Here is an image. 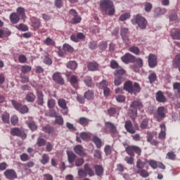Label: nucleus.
Instances as JSON below:
<instances>
[{"label":"nucleus","mask_w":180,"mask_h":180,"mask_svg":"<svg viewBox=\"0 0 180 180\" xmlns=\"http://www.w3.org/2000/svg\"><path fill=\"white\" fill-rule=\"evenodd\" d=\"M125 151L131 157H134V153L138 155L141 154V149L136 146H129L126 148Z\"/></svg>","instance_id":"1a4fd4ad"},{"label":"nucleus","mask_w":180,"mask_h":180,"mask_svg":"<svg viewBox=\"0 0 180 180\" xmlns=\"http://www.w3.org/2000/svg\"><path fill=\"white\" fill-rule=\"evenodd\" d=\"M99 6L101 11L109 16L115 15V5L112 0H101L99 2Z\"/></svg>","instance_id":"f257e3e1"},{"label":"nucleus","mask_w":180,"mask_h":180,"mask_svg":"<svg viewBox=\"0 0 180 180\" xmlns=\"http://www.w3.org/2000/svg\"><path fill=\"white\" fill-rule=\"evenodd\" d=\"M1 118L3 123H6V124H8L9 123V119H11V115L8 112H4L1 115Z\"/></svg>","instance_id":"c85d7f7f"},{"label":"nucleus","mask_w":180,"mask_h":180,"mask_svg":"<svg viewBox=\"0 0 180 180\" xmlns=\"http://www.w3.org/2000/svg\"><path fill=\"white\" fill-rule=\"evenodd\" d=\"M20 77L21 78V82L22 84H27V82H29V77L26 76L25 74L21 73Z\"/></svg>","instance_id":"13d9d810"},{"label":"nucleus","mask_w":180,"mask_h":180,"mask_svg":"<svg viewBox=\"0 0 180 180\" xmlns=\"http://www.w3.org/2000/svg\"><path fill=\"white\" fill-rule=\"evenodd\" d=\"M74 151L77 155H79V157H85L86 154L85 153V151H84V147L81 145H77L74 147Z\"/></svg>","instance_id":"aec40b11"},{"label":"nucleus","mask_w":180,"mask_h":180,"mask_svg":"<svg viewBox=\"0 0 180 180\" xmlns=\"http://www.w3.org/2000/svg\"><path fill=\"white\" fill-rule=\"evenodd\" d=\"M58 105L59 108L63 109L64 112H63V115H68V107L67 106V101L64 98H60L58 100Z\"/></svg>","instance_id":"2eb2a0df"},{"label":"nucleus","mask_w":180,"mask_h":180,"mask_svg":"<svg viewBox=\"0 0 180 180\" xmlns=\"http://www.w3.org/2000/svg\"><path fill=\"white\" fill-rule=\"evenodd\" d=\"M11 136H15L17 137H20L22 140H25L27 137V134L25 132L24 129H22L19 127H14L11 130Z\"/></svg>","instance_id":"6e6552de"},{"label":"nucleus","mask_w":180,"mask_h":180,"mask_svg":"<svg viewBox=\"0 0 180 180\" xmlns=\"http://www.w3.org/2000/svg\"><path fill=\"white\" fill-rule=\"evenodd\" d=\"M121 60L124 64H129V63H134L136 61V56L131 55L130 53H127L121 57Z\"/></svg>","instance_id":"9b49d317"},{"label":"nucleus","mask_w":180,"mask_h":180,"mask_svg":"<svg viewBox=\"0 0 180 180\" xmlns=\"http://www.w3.org/2000/svg\"><path fill=\"white\" fill-rule=\"evenodd\" d=\"M104 152L105 155H110V154H112V147L109 145H106L104 148Z\"/></svg>","instance_id":"0e129e2a"},{"label":"nucleus","mask_w":180,"mask_h":180,"mask_svg":"<svg viewBox=\"0 0 180 180\" xmlns=\"http://www.w3.org/2000/svg\"><path fill=\"white\" fill-rule=\"evenodd\" d=\"M108 81L103 79L98 84V88H100V89H105L108 88Z\"/></svg>","instance_id":"4d7b16f0"},{"label":"nucleus","mask_w":180,"mask_h":180,"mask_svg":"<svg viewBox=\"0 0 180 180\" xmlns=\"http://www.w3.org/2000/svg\"><path fill=\"white\" fill-rule=\"evenodd\" d=\"M21 74H26L27 72H30L32 71V66L29 65H22L21 66Z\"/></svg>","instance_id":"79ce46f5"},{"label":"nucleus","mask_w":180,"mask_h":180,"mask_svg":"<svg viewBox=\"0 0 180 180\" xmlns=\"http://www.w3.org/2000/svg\"><path fill=\"white\" fill-rule=\"evenodd\" d=\"M11 103L13 106L18 110L20 113L25 115L29 113V108L27 105H22V103L16 102L15 100H11Z\"/></svg>","instance_id":"0eeeda50"},{"label":"nucleus","mask_w":180,"mask_h":180,"mask_svg":"<svg viewBox=\"0 0 180 180\" xmlns=\"http://www.w3.org/2000/svg\"><path fill=\"white\" fill-rule=\"evenodd\" d=\"M148 78L149 79L150 84H154L155 81H157V75L155 74V72H151L149 74Z\"/></svg>","instance_id":"ea45409f"},{"label":"nucleus","mask_w":180,"mask_h":180,"mask_svg":"<svg viewBox=\"0 0 180 180\" xmlns=\"http://www.w3.org/2000/svg\"><path fill=\"white\" fill-rule=\"evenodd\" d=\"M20 160L23 162H26V161H29L30 160V157L29 155H27V153H24L20 155Z\"/></svg>","instance_id":"09e8293b"},{"label":"nucleus","mask_w":180,"mask_h":180,"mask_svg":"<svg viewBox=\"0 0 180 180\" xmlns=\"http://www.w3.org/2000/svg\"><path fill=\"white\" fill-rule=\"evenodd\" d=\"M87 67L89 71H97L99 68V65L96 63H90Z\"/></svg>","instance_id":"e433bc0d"},{"label":"nucleus","mask_w":180,"mask_h":180,"mask_svg":"<svg viewBox=\"0 0 180 180\" xmlns=\"http://www.w3.org/2000/svg\"><path fill=\"white\" fill-rule=\"evenodd\" d=\"M55 123L59 126H63L64 124V120L63 119V117L57 116L56 117Z\"/></svg>","instance_id":"6e6d98bb"},{"label":"nucleus","mask_w":180,"mask_h":180,"mask_svg":"<svg viewBox=\"0 0 180 180\" xmlns=\"http://www.w3.org/2000/svg\"><path fill=\"white\" fill-rule=\"evenodd\" d=\"M49 161H50V158L49 157V155L44 153L42 155L41 159L40 160L41 164L43 165H46V164H48Z\"/></svg>","instance_id":"4c0bfd02"},{"label":"nucleus","mask_w":180,"mask_h":180,"mask_svg":"<svg viewBox=\"0 0 180 180\" xmlns=\"http://www.w3.org/2000/svg\"><path fill=\"white\" fill-rule=\"evenodd\" d=\"M84 169L86 172V174L89 176H95V172L92 170L89 164L86 163L84 165Z\"/></svg>","instance_id":"393cba45"},{"label":"nucleus","mask_w":180,"mask_h":180,"mask_svg":"<svg viewBox=\"0 0 180 180\" xmlns=\"http://www.w3.org/2000/svg\"><path fill=\"white\" fill-rule=\"evenodd\" d=\"M84 39H85V35L82 32H78L76 35L72 34L70 36L72 41H75V43H78L79 40H84Z\"/></svg>","instance_id":"6ab92c4d"},{"label":"nucleus","mask_w":180,"mask_h":180,"mask_svg":"<svg viewBox=\"0 0 180 180\" xmlns=\"http://www.w3.org/2000/svg\"><path fill=\"white\" fill-rule=\"evenodd\" d=\"M81 20H82V18H81V16L77 14L72 18V25H77L78 23H81Z\"/></svg>","instance_id":"de8ad7c7"},{"label":"nucleus","mask_w":180,"mask_h":180,"mask_svg":"<svg viewBox=\"0 0 180 180\" xmlns=\"http://www.w3.org/2000/svg\"><path fill=\"white\" fill-rule=\"evenodd\" d=\"M156 101L160 103H164L167 102V98H165V96H164V93H162V91H158L156 93Z\"/></svg>","instance_id":"4be33fe9"},{"label":"nucleus","mask_w":180,"mask_h":180,"mask_svg":"<svg viewBox=\"0 0 180 180\" xmlns=\"http://www.w3.org/2000/svg\"><path fill=\"white\" fill-rule=\"evenodd\" d=\"M136 174H139L142 178H148V176L150 175L148 172H147L146 169L138 170Z\"/></svg>","instance_id":"49530a36"},{"label":"nucleus","mask_w":180,"mask_h":180,"mask_svg":"<svg viewBox=\"0 0 180 180\" xmlns=\"http://www.w3.org/2000/svg\"><path fill=\"white\" fill-rule=\"evenodd\" d=\"M11 123L13 126H16L19 123V117L16 115H13L11 118Z\"/></svg>","instance_id":"5fc2aeb1"},{"label":"nucleus","mask_w":180,"mask_h":180,"mask_svg":"<svg viewBox=\"0 0 180 180\" xmlns=\"http://www.w3.org/2000/svg\"><path fill=\"white\" fill-rule=\"evenodd\" d=\"M144 106L143 105V103L139 100H134L130 105V108L129 110V115L132 119L134 120L137 117V109H143Z\"/></svg>","instance_id":"7ed1b4c3"},{"label":"nucleus","mask_w":180,"mask_h":180,"mask_svg":"<svg viewBox=\"0 0 180 180\" xmlns=\"http://www.w3.org/2000/svg\"><path fill=\"white\" fill-rule=\"evenodd\" d=\"M67 67L70 70H76L77 67H78V65L75 61H70L67 63Z\"/></svg>","instance_id":"c03bdc74"},{"label":"nucleus","mask_w":180,"mask_h":180,"mask_svg":"<svg viewBox=\"0 0 180 180\" xmlns=\"http://www.w3.org/2000/svg\"><path fill=\"white\" fill-rule=\"evenodd\" d=\"M110 67L111 68H112V70H115V71H117L119 68H123L121 66H119V63H117V62H116L115 60H111Z\"/></svg>","instance_id":"3c124183"},{"label":"nucleus","mask_w":180,"mask_h":180,"mask_svg":"<svg viewBox=\"0 0 180 180\" xmlns=\"http://www.w3.org/2000/svg\"><path fill=\"white\" fill-rule=\"evenodd\" d=\"M124 127L127 133H129L130 134H134L136 133V131L139 130V126L137 125V127L134 128L133 127V123L130 120H127L125 122Z\"/></svg>","instance_id":"9d476101"},{"label":"nucleus","mask_w":180,"mask_h":180,"mask_svg":"<svg viewBox=\"0 0 180 180\" xmlns=\"http://www.w3.org/2000/svg\"><path fill=\"white\" fill-rule=\"evenodd\" d=\"M47 106L49 109H53L56 106V101L54 99L48 100Z\"/></svg>","instance_id":"bf43d9fd"},{"label":"nucleus","mask_w":180,"mask_h":180,"mask_svg":"<svg viewBox=\"0 0 180 180\" xmlns=\"http://www.w3.org/2000/svg\"><path fill=\"white\" fill-rule=\"evenodd\" d=\"M132 25L137 26L142 30H144L147 27L148 22L146 18H144L141 14H137L133 16V18L131 20Z\"/></svg>","instance_id":"39448f33"},{"label":"nucleus","mask_w":180,"mask_h":180,"mask_svg":"<svg viewBox=\"0 0 180 180\" xmlns=\"http://www.w3.org/2000/svg\"><path fill=\"white\" fill-rule=\"evenodd\" d=\"M52 78L53 81L59 85H64V79H63L60 72L53 73Z\"/></svg>","instance_id":"a211bd4d"},{"label":"nucleus","mask_w":180,"mask_h":180,"mask_svg":"<svg viewBox=\"0 0 180 180\" xmlns=\"http://www.w3.org/2000/svg\"><path fill=\"white\" fill-rule=\"evenodd\" d=\"M108 113L110 117H112L115 116V115H119V111H117V109L111 107L108 110Z\"/></svg>","instance_id":"a19ab883"},{"label":"nucleus","mask_w":180,"mask_h":180,"mask_svg":"<svg viewBox=\"0 0 180 180\" xmlns=\"http://www.w3.org/2000/svg\"><path fill=\"white\" fill-rule=\"evenodd\" d=\"M174 65H176L175 68H178L180 66V54L176 56L174 59Z\"/></svg>","instance_id":"338daca9"},{"label":"nucleus","mask_w":180,"mask_h":180,"mask_svg":"<svg viewBox=\"0 0 180 180\" xmlns=\"http://www.w3.org/2000/svg\"><path fill=\"white\" fill-rule=\"evenodd\" d=\"M94 93L92 90H89L84 93V98L87 101H92L94 99Z\"/></svg>","instance_id":"7c9ffc66"},{"label":"nucleus","mask_w":180,"mask_h":180,"mask_svg":"<svg viewBox=\"0 0 180 180\" xmlns=\"http://www.w3.org/2000/svg\"><path fill=\"white\" fill-rule=\"evenodd\" d=\"M94 169H95V173L97 176H103V172L105 169H103V167L101 165H94Z\"/></svg>","instance_id":"5701e85b"},{"label":"nucleus","mask_w":180,"mask_h":180,"mask_svg":"<svg viewBox=\"0 0 180 180\" xmlns=\"http://www.w3.org/2000/svg\"><path fill=\"white\" fill-rule=\"evenodd\" d=\"M32 27H34V30H37L40 27V21L39 20H34L32 23Z\"/></svg>","instance_id":"774afa93"},{"label":"nucleus","mask_w":180,"mask_h":180,"mask_svg":"<svg viewBox=\"0 0 180 180\" xmlns=\"http://www.w3.org/2000/svg\"><path fill=\"white\" fill-rule=\"evenodd\" d=\"M70 82L74 88H77V85H78V78L73 75L70 77Z\"/></svg>","instance_id":"58836bf2"},{"label":"nucleus","mask_w":180,"mask_h":180,"mask_svg":"<svg viewBox=\"0 0 180 180\" xmlns=\"http://www.w3.org/2000/svg\"><path fill=\"white\" fill-rule=\"evenodd\" d=\"M103 132L105 134H115V133H117V129H116V126L111 122H105Z\"/></svg>","instance_id":"423d86ee"},{"label":"nucleus","mask_w":180,"mask_h":180,"mask_svg":"<svg viewBox=\"0 0 180 180\" xmlns=\"http://www.w3.org/2000/svg\"><path fill=\"white\" fill-rule=\"evenodd\" d=\"M93 142L94 143L97 148H101V147H102V141L101 140V139H99V137L94 136Z\"/></svg>","instance_id":"473e14b6"},{"label":"nucleus","mask_w":180,"mask_h":180,"mask_svg":"<svg viewBox=\"0 0 180 180\" xmlns=\"http://www.w3.org/2000/svg\"><path fill=\"white\" fill-rule=\"evenodd\" d=\"M20 20V17L16 13H12L10 15V21L13 25H16Z\"/></svg>","instance_id":"a878e982"},{"label":"nucleus","mask_w":180,"mask_h":180,"mask_svg":"<svg viewBox=\"0 0 180 180\" xmlns=\"http://www.w3.org/2000/svg\"><path fill=\"white\" fill-rule=\"evenodd\" d=\"M44 43L46 44V46H56V42L50 37H47Z\"/></svg>","instance_id":"603ef678"},{"label":"nucleus","mask_w":180,"mask_h":180,"mask_svg":"<svg viewBox=\"0 0 180 180\" xmlns=\"http://www.w3.org/2000/svg\"><path fill=\"white\" fill-rule=\"evenodd\" d=\"M67 155L68 162L70 164L74 163L75 158H77V155H75V153H74L72 151H67Z\"/></svg>","instance_id":"cd10ccee"},{"label":"nucleus","mask_w":180,"mask_h":180,"mask_svg":"<svg viewBox=\"0 0 180 180\" xmlns=\"http://www.w3.org/2000/svg\"><path fill=\"white\" fill-rule=\"evenodd\" d=\"M140 127H141V129L146 130V129H147V127H148V120H147V119L143 120L140 124Z\"/></svg>","instance_id":"052dcab7"},{"label":"nucleus","mask_w":180,"mask_h":180,"mask_svg":"<svg viewBox=\"0 0 180 180\" xmlns=\"http://www.w3.org/2000/svg\"><path fill=\"white\" fill-rule=\"evenodd\" d=\"M160 127L161 130L158 134V137L160 140H165V138L167 137V127L163 123L160 125Z\"/></svg>","instance_id":"f3484780"},{"label":"nucleus","mask_w":180,"mask_h":180,"mask_svg":"<svg viewBox=\"0 0 180 180\" xmlns=\"http://www.w3.org/2000/svg\"><path fill=\"white\" fill-rule=\"evenodd\" d=\"M44 63L47 65H51L53 64V61L51 58L49 57V53H46L44 56Z\"/></svg>","instance_id":"8fccbe9b"},{"label":"nucleus","mask_w":180,"mask_h":180,"mask_svg":"<svg viewBox=\"0 0 180 180\" xmlns=\"http://www.w3.org/2000/svg\"><path fill=\"white\" fill-rule=\"evenodd\" d=\"M157 122H161L165 117V108L164 106L159 107L155 115Z\"/></svg>","instance_id":"f8f14e48"},{"label":"nucleus","mask_w":180,"mask_h":180,"mask_svg":"<svg viewBox=\"0 0 180 180\" xmlns=\"http://www.w3.org/2000/svg\"><path fill=\"white\" fill-rule=\"evenodd\" d=\"M114 85L115 86L122 85V83L126 81V70L123 68H119L114 72Z\"/></svg>","instance_id":"20e7f679"},{"label":"nucleus","mask_w":180,"mask_h":180,"mask_svg":"<svg viewBox=\"0 0 180 180\" xmlns=\"http://www.w3.org/2000/svg\"><path fill=\"white\" fill-rule=\"evenodd\" d=\"M42 131L47 133L48 134H51L52 136L56 134V131L54 128L50 125H46L42 127Z\"/></svg>","instance_id":"b1692460"},{"label":"nucleus","mask_w":180,"mask_h":180,"mask_svg":"<svg viewBox=\"0 0 180 180\" xmlns=\"http://www.w3.org/2000/svg\"><path fill=\"white\" fill-rule=\"evenodd\" d=\"M17 14L20 18H21V19H25L26 18L25 8H23V7H18L17 8Z\"/></svg>","instance_id":"c756f323"},{"label":"nucleus","mask_w":180,"mask_h":180,"mask_svg":"<svg viewBox=\"0 0 180 180\" xmlns=\"http://www.w3.org/2000/svg\"><path fill=\"white\" fill-rule=\"evenodd\" d=\"M15 27L16 29H18V30H20L21 32H27L29 30V27H27V25L22 23L19 25L15 26Z\"/></svg>","instance_id":"a18cd8bd"},{"label":"nucleus","mask_w":180,"mask_h":180,"mask_svg":"<svg viewBox=\"0 0 180 180\" xmlns=\"http://www.w3.org/2000/svg\"><path fill=\"white\" fill-rule=\"evenodd\" d=\"M27 126L32 131H34V130H37V125L36 124V122L34 121H31L27 122Z\"/></svg>","instance_id":"37998d69"},{"label":"nucleus","mask_w":180,"mask_h":180,"mask_svg":"<svg viewBox=\"0 0 180 180\" xmlns=\"http://www.w3.org/2000/svg\"><path fill=\"white\" fill-rule=\"evenodd\" d=\"M4 175L7 179H16L18 178V175H16V172L15 170L10 169H6L4 172Z\"/></svg>","instance_id":"dca6fc26"},{"label":"nucleus","mask_w":180,"mask_h":180,"mask_svg":"<svg viewBox=\"0 0 180 180\" xmlns=\"http://www.w3.org/2000/svg\"><path fill=\"white\" fill-rule=\"evenodd\" d=\"M124 90L129 92V94H134V95H137L141 91V86L137 82H134L128 80L124 84Z\"/></svg>","instance_id":"f03ea898"},{"label":"nucleus","mask_w":180,"mask_h":180,"mask_svg":"<svg viewBox=\"0 0 180 180\" xmlns=\"http://www.w3.org/2000/svg\"><path fill=\"white\" fill-rule=\"evenodd\" d=\"M89 120L85 117H81L78 121L81 126H88V124H89Z\"/></svg>","instance_id":"72a5a7b5"},{"label":"nucleus","mask_w":180,"mask_h":180,"mask_svg":"<svg viewBox=\"0 0 180 180\" xmlns=\"http://www.w3.org/2000/svg\"><path fill=\"white\" fill-rule=\"evenodd\" d=\"M25 99L27 102L33 103L36 100V96L33 93H28L26 95Z\"/></svg>","instance_id":"f704fd0d"},{"label":"nucleus","mask_w":180,"mask_h":180,"mask_svg":"<svg viewBox=\"0 0 180 180\" xmlns=\"http://www.w3.org/2000/svg\"><path fill=\"white\" fill-rule=\"evenodd\" d=\"M148 63L150 68H155V67H157L158 62H157V56L150 53L148 56Z\"/></svg>","instance_id":"ddd939ff"},{"label":"nucleus","mask_w":180,"mask_h":180,"mask_svg":"<svg viewBox=\"0 0 180 180\" xmlns=\"http://www.w3.org/2000/svg\"><path fill=\"white\" fill-rule=\"evenodd\" d=\"M171 36L174 40H180V30L176 28L172 29Z\"/></svg>","instance_id":"bb28decb"},{"label":"nucleus","mask_w":180,"mask_h":180,"mask_svg":"<svg viewBox=\"0 0 180 180\" xmlns=\"http://www.w3.org/2000/svg\"><path fill=\"white\" fill-rule=\"evenodd\" d=\"M84 162H85L84 158H79L75 161V165L76 167H81V165H84Z\"/></svg>","instance_id":"e2e57ef3"},{"label":"nucleus","mask_w":180,"mask_h":180,"mask_svg":"<svg viewBox=\"0 0 180 180\" xmlns=\"http://www.w3.org/2000/svg\"><path fill=\"white\" fill-rule=\"evenodd\" d=\"M144 5V10L146 12H151V9H153V4H151V3L150 2H146L143 4Z\"/></svg>","instance_id":"864d4df0"},{"label":"nucleus","mask_w":180,"mask_h":180,"mask_svg":"<svg viewBox=\"0 0 180 180\" xmlns=\"http://www.w3.org/2000/svg\"><path fill=\"white\" fill-rule=\"evenodd\" d=\"M37 103L40 106H43L44 105V95L43 94V91L40 90H37Z\"/></svg>","instance_id":"412c9836"},{"label":"nucleus","mask_w":180,"mask_h":180,"mask_svg":"<svg viewBox=\"0 0 180 180\" xmlns=\"http://www.w3.org/2000/svg\"><path fill=\"white\" fill-rule=\"evenodd\" d=\"M84 83L87 86H92V78L89 76H87L84 78Z\"/></svg>","instance_id":"680f3d73"},{"label":"nucleus","mask_w":180,"mask_h":180,"mask_svg":"<svg viewBox=\"0 0 180 180\" xmlns=\"http://www.w3.org/2000/svg\"><path fill=\"white\" fill-rule=\"evenodd\" d=\"M146 139L148 143H150L151 146L157 147V146L160 144V142L158 140L154 139V132L148 131Z\"/></svg>","instance_id":"4468645a"},{"label":"nucleus","mask_w":180,"mask_h":180,"mask_svg":"<svg viewBox=\"0 0 180 180\" xmlns=\"http://www.w3.org/2000/svg\"><path fill=\"white\" fill-rule=\"evenodd\" d=\"M134 63L138 68H141V67H143V59H141V58L136 59V58H135Z\"/></svg>","instance_id":"69168bd1"},{"label":"nucleus","mask_w":180,"mask_h":180,"mask_svg":"<svg viewBox=\"0 0 180 180\" xmlns=\"http://www.w3.org/2000/svg\"><path fill=\"white\" fill-rule=\"evenodd\" d=\"M63 50L67 53H74V47L71 46V45L68 44H63Z\"/></svg>","instance_id":"c9c22d12"},{"label":"nucleus","mask_w":180,"mask_h":180,"mask_svg":"<svg viewBox=\"0 0 180 180\" xmlns=\"http://www.w3.org/2000/svg\"><path fill=\"white\" fill-rule=\"evenodd\" d=\"M47 141H46V139H44L42 136H40L37 139V146H38V147H44Z\"/></svg>","instance_id":"2f4dec72"}]
</instances>
